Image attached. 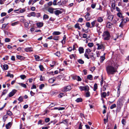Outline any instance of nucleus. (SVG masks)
<instances>
[{
  "label": "nucleus",
  "instance_id": "f257e3e1",
  "mask_svg": "<svg viewBox=\"0 0 129 129\" xmlns=\"http://www.w3.org/2000/svg\"><path fill=\"white\" fill-rule=\"evenodd\" d=\"M106 71L109 75L114 74L117 72V68L111 65L108 66L106 67Z\"/></svg>",
  "mask_w": 129,
  "mask_h": 129
},
{
  "label": "nucleus",
  "instance_id": "f03ea898",
  "mask_svg": "<svg viewBox=\"0 0 129 129\" xmlns=\"http://www.w3.org/2000/svg\"><path fill=\"white\" fill-rule=\"evenodd\" d=\"M103 37L104 40H108L110 39V35L109 32L107 31H106L104 32Z\"/></svg>",
  "mask_w": 129,
  "mask_h": 129
},
{
  "label": "nucleus",
  "instance_id": "7ed1b4c3",
  "mask_svg": "<svg viewBox=\"0 0 129 129\" xmlns=\"http://www.w3.org/2000/svg\"><path fill=\"white\" fill-rule=\"evenodd\" d=\"M123 98H121L120 99H119L117 102V107L119 108H121L123 104Z\"/></svg>",
  "mask_w": 129,
  "mask_h": 129
},
{
  "label": "nucleus",
  "instance_id": "20e7f679",
  "mask_svg": "<svg viewBox=\"0 0 129 129\" xmlns=\"http://www.w3.org/2000/svg\"><path fill=\"white\" fill-rule=\"evenodd\" d=\"M71 86L70 85H69L64 87L62 89V91L63 92H66L71 90Z\"/></svg>",
  "mask_w": 129,
  "mask_h": 129
},
{
  "label": "nucleus",
  "instance_id": "39448f33",
  "mask_svg": "<svg viewBox=\"0 0 129 129\" xmlns=\"http://www.w3.org/2000/svg\"><path fill=\"white\" fill-rule=\"evenodd\" d=\"M96 45L98 46L97 49L99 50L102 49H104V47L103 44L101 43H97L96 44Z\"/></svg>",
  "mask_w": 129,
  "mask_h": 129
},
{
  "label": "nucleus",
  "instance_id": "423d86ee",
  "mask_svg": "<svg viewBox=\"0 0 129 129\" xmlns=\"http://www.w3.org/2000/svg\"><path fill=\"white\" fill-rule=\"evenodd\" d=\"M79 88L81 91L84 90L85 91H88L89 89V87L88 86H80Z\"/></svg>",
  "mask_w": 129,
  "mask_h": 129
},
{
  "label": "nucleus",
  "instance_id": "0eeeda50",
  "mask_svg": "<svg viewBox=\"0 0 129 129\" xmlns=\"http://www.w3.org/2000/svg\"><path fill=\"white\" fill-rule=\"evenodd\" d=\"M17 90L15 89L13 90L10 92L9 94V96L10 97H11L13 96L14 94L17 92Z\"/></svg>",
  "mask_w": 129,
  "mask_h": 129
},
{
  "label": "nucleus",
  "instance_id": "6e6552de",
  "mask_svg": "<svg viewBox=\"0 0 129 129\" xmlns=\"http://www.w3.org/2000/svg\"><path fill=\"white\" fill-rule=\"evenodd\" d=\"M114 17V16L113 15H109L107 16V19L110 21H111Z\"/></svg>",
  "mask_w": 129,
  "mask_h": 129
},
{
  "label": "nucleus",
  "instance_id": "1a4fd4ad",
  "mask_svg": "<svg viewBox=\"0 0 129 129\" xmlns=\"http://www.w3.org/2000/svg\"><path fill=\"white\" fill-rule=\"evenodd\" d=\"M62 13V11H60L59 10H56L54 12V13L55 15H58L59 14H61Z\"/></svg>",
  "mask_w": 129,
  "mask_h": 129
},
{
  "label": "nucleus",
  "instance_id": "9d476101",
  "mask_svg": "<svg viewBox=\"0 0 129 129\" xmlns=\"http://www.w3.org/2000/svg\"><path fill=\"white\" fill-rule=\"evenodd\" d=\"M85 18L87 21H88L90 19V14L88 13L85 16Z\"/></svg>",
  "mask_w": 129,
  "mask_h": 129
},
{
  "label": "nucleus",
  "instance_id": "9b49d317",
  "mask_svg": "<svg viewBox=\"0 0 129 129\" xmlns=\"http://www.w3.org/2000/svg\"><path fill=\"white\" fill-rule=\"evenodd\" d=\"M78 50L80 54H81L84 52V49L82 47H80L78 48Z\"/></svg>",
  "mask_w": 129,
  "mask_h": 129
},
{
  "label": "nucleus",
  "instance_id": "f8f14e48",
  "mask_svg": "<svg viewBox=\"0 0 129 129\" xmlns=\"http://www.w3.org/2000/svg\"><path fill=\"white\" fill-rule=\"evenodd\" d=\"M90 57L92 60H94L95 59V54L92 53V55H90Z\"/></svg>",
  "mask_w": 129,
  "mask_h": 129
},
{
  "label": "nucleus",
  "instance_id": "ddd939ff",
  "mask_svg": "<svg viewBox=\"0 0 129 129\" xmlns=\"http://www.w3.org/2000/svg\"><path fill=\"white\" fill-rule=\"evenodd\" d=\"M113 25V24L108 22L107 23L106 27L109 28H110L112 27V25Z\"/></svg>",
  "mask_w": 129,
  "mask_h": 129
},
{
  "label": "nucleus",
  "instance_id": "4468645a",
  "mask_svg": "<svg viewBox=\"0 0 129 129\" xmlns=\"http://www.w3.org/2000/svg\"><path fill=\"white\" fill-rule=\"evenodd\" d=\"M25 51L26 52H30L33 51V50L31 48L28 47L26 48L25 49Z\"/></svg>",
  "mask_w": 129,
  "mask_h": 129
},
{
  "label": "nucleus",
  "instance_id": "2eb2a0df",
  "mask_svg": "<svg viewBox=\"0 0 129 129\" xmlns=\"http://www.w3.org/2000/svg\"><path fill=\"white\" fill-rule=\"evenodd\" d=\"M121 81H120L119 83L118 86V88L117 92L119 94L117 96L118 97L119 95V94L120 93V91H119L120 88V86L121 85Z\"/></svg>",
  "mask_w": 129,
  "mask_h": 129
},
{
  "label": "nucleus",
  "instance_id": "dca6fc26",
  "mask_svg": "<svg viewBox=\"0 0 129 129\" xmlns=\"http://www.w3.org/2000/svg\"><path fill=\"white\" fill-rule=\"evenodd\" d=\"M55 78H51L49 79L48 80V82L50 83H53L54 81H55Z\"/></svg>",
  "mask_w": 129,
  "mask_h": 129
},
{
  "label": "nucleus",
  "instance_id": "f3484780",
  "mask_svg": "<svg viewBox=\"0 0 129 129\" xmlns=\"http://www.w3.org/2000/svg\"><path fill=\"white\" fill-rule=\"evenodd\" d=\"M43 22H40L37 23L38 27H42L43 25Z\"/></svg>",
  "mask_w": 129,
  "mask_h": 129
},
{
  "label": "nucleus",
  "instance_id": "a211bd4d",
  "mask_svg": "<svg viewBox=\"0 0 129 129\" xmlns=\"http://www.w3.org/2000/svg\"><path fill=\"white\" fill-rule=\"evenodd\" d=\"M8 66L7 64H4L3 66V69L4 70H7L8 69Z\"/></svg>",
  "mask_w": 129,
  "mask_h": 129
},
{
  "label": "nucleus",
  "instance_id": "6ab92c4d",
  "mask_svg": "<svg viewBox=\"0 0 129 129\" xmlns=\"http://www.w3.org/2000/svg\"><path fill=\"white\" fill-rule=\"evenodd\" d=\"M54 9L52 8H49L48 9V11L50 13L52 14L53 12Z\"/></svg>",
  "mask_w": 129,
  "mask_h": 129
},
{
  "label": "nucleus",
  "instance_id": "aec40b11",
  "mask_svg": "<svg viewBox=\"0 0 129 129\" xmlns=\"http://www.w3.org/2000/svg\"><path fill=\"white\" fill-rule=\"evenodd\" d=\"M103 21V19L102 17H99L97 18V21L98 22H101Z\"/></svg>",
  "mask_w": 129,
  "mask_h": 129
},
{
  "label": "nucleus",
  "instance_id": "412c9836",
  "mask_svg": "<svg viewBox=\"0 0 129 129\" xmlns=\"http://www.w3.org/2000/svg\"><path fill=\"white\" fill-rule=\"evenodd\" d=\"M66 39V36L65 35H64L63 37V39L61 41L62 44H64L65 43Z\"/></svg>",
  "mask_w": 129,
  "mask_h": 129
},
{
  "label": "nucleus",
  "instance_id": "4be33fe9",
  "mask_svg": "<svg viewBox=\"0 0 129 129\" xmlns=\"http://www.w3.org/2000/svg\"><path fill=\"white\" fill-rule=\"evenodd\" d=\"M87 78L90 80H92L93 79L92 76L91 75H89L87 76Z\"/></svg>",
  "mask_w": 129,
  "mask_h": 129
},
{
  "label": "nucleus",
  "instance_id": "5701e85b",
  "mask_svg": "<svg viewBox=\"0 0 129 129\" xmlns=\"http://www.w3.org/2000/svg\"><path fill=\"white\" fill-rule=\"evenodd\" d=\"M101 96L102 97L105 98L107 95V94L106 92H103L101 93Z\"/></svg>",
  "mask_w": 129,
  "mask_h": 129
},
{
  "label": "nucleus",
  "instance_id": "b1692460",
  "mask_svg": "<svg viewBox=\"0 0 129 129\" xmlns=\"http://www.w3.org/2000/svg\"><path fill=\"white\" fill-rule=\"evenodd\" d=\"M11 125V122L8 123L6 125V127L7 129H9Z\"/></svg>",
  "mask_w": 129,
  "mask_h": 129
},
{
  "label": "nucleus",
  "instance_id": "393cba45",
  "mask_svg": "<svg viewBox=\"0 0 129 129\" xmlns=\"http://www.w3.org/2000/svg\"><path fill=\"white\" fill-rule=\"evenodd\" d=\"M95 22H96V20H94L91 22L92 26L90 27H93L95 26Z\"/></svg>",
  "mask_w": 129,
  "mask_h": 129
},
{
  "label": "nucleus",
  "instance_id": "a878e982",
  "mask_svg": "<svg viewBox=\"0 0 129 129\" xmlns=\"http://www.w3.org/2000/svg\"><path fill=\"white\" fill-rule=\"evenodd\" d=\"M61 33L59 31H54L53 33V35H59Z\"/></svg>",
  "mask_w": 129,
  "mask_h": 129
},
{
  "label": "nucleus",
  "instance_id": "bb28decb",
  "mask_svg": "<svg viewBox=\"0 0 129 129\" xmlns=\"http://www.w3.org/2000/svg\"><path fill=\"white\" fill-rule=\"evenodd\" d=\"M19 85L21 86L22 87L25 88L26 87V85L24 84H23L22 83H19Z\"/></svg>",
  "mask_w": 129,
  "mask_h": 129
},
{
  "label": "nucleus",
  "instance_id": "cd10ccee",
  "mask_svg": "<svg viewBox=\"0 0 129 129\" xmlns=\"http://www.w3.org/2000/svg\"><path fill=\"white\" fill-rule=\"evenodd\" d=\"M49 16L46 14H44L43 16V19L45 20L46 19H48L49 18Z\"/></svg>",
  "mask_w": 129,
  "mask_h": 129
},
{
  "label": "nucleus",
  "instance_id": "c85d7f7f",
  "mask_svg": "<svg viewBox=\"0 0 129 129\" xmlns=\"http://www.w3.org/2000/svg\"><path fill=\"white\" fill-rule=\"evenodd\" d=\"M39 67L40 69V70L42 71H44V68L43 67V66L42 65H40L39 66Z\"/></svg>",
  "mask_w": 129,
  "mask_h": 129
},
{
  "label": "nucleus",
  "instance_id": "c756f323",
  "mask_svg": "<svg viewBox=\"0 0 129 129\" xmlns=\"http://www.w3.org/2000/svg\"><path fill=\"white\" fill-rule=\"evenodd\" d=\"M82 100L81 98H78L76 100V101L77 103L82 102Z\"/></svg>",
  "mask_w": 129,
  "mask_h": 129
},
{
  "label": "nucleus",
  "instance_id": "7c9ffc66",
  "mask_svg": "<svg viewBox=\"0 0 129 129\" xmlns=\"http://www.w3.org/2000/svg\"><path fill=\"white\" fill-rule=\"evenodd\" d=\"M75 27L76 28H78V29H80L81 28L79 26V24L77 23L75 25Z\"/></svg>",
  "mask_w": 129,
  "mask_h": 129
},
{
  "label": "nucleus",
  "instance_id": "2f4dec72",
  "mask_svg": "<svg viewBox=\"0 0 129 129\" xmlns=\"http://www.w3.org/2000/svg\"><path fill=\"white\" fill-rule=\"evenodd\" d=\"M55 109H58L59 110H62L64 109V107H55L54 108Z\"/></svg>",
  "mask_w": 129,
  "mask_h": 129
},
{
  "label": "nucleus",
  "instance_id": "473e14b6",
  "mask_svg": "<svg viewBox=\"0 0 129 129\" xmlns=\"http://www.w3.org/2000/svg\"><path fill=\"white\" fill-rule=\"evenodd\" d=\"M91 52V50L89 49H88L86 50L85 53L89 54Z\"/></svg>",
  "mask_w": 129,
  "mask_h": 129
},
{
  "label": "nucleus",
  "instance_id": "72a5a7b5",
  "mask_svg": "<svg viewBox=\"0 0 129 129\" xmlns=\"http://www.w3.org/2000/svg\"><path fill=\"white\" fill-rule=\"evenodd\" d=\"M6 76L10 77L11 78H13L14 77V75L13 74H11L10 73H8L6 75Z\"/></svg>",
  "mask_w": 129,
  "mask_h": 129
},
{
  "label": "nucleus",
  "instance_id": "f704fd0d",
  "mask_svg": "<svg viewBox=\"0 0 129 129\" xmlns=\"http://www.w3.org/2000/svg\"><path fill=\"white\" fill-rule=\"evenodd\" d=\"M68 0H64L61 2V4H62V5H66L67 3L68 2Z\"/></svg>",
  "mask_w": 129,
  "mask_h": 129
},
{
  "label": "nucleus",
  "instance_id": "c9c22d12",
  "mask_svg": "<svg viewBox=\"0 0 129 129\" xmlns=\"http://www.w3.org/2000/svg\"><path fill=\"white\" fill-rule=\"evenodd\" d=\"M98 88V86L97 84L96 83H95L94 84V88L93 89V90L94 91L96 90Z\"/></svg>",
  "mask_w": 129,
  "mask_h": 129
},
{
  "label": "nucleus",
  "instance_id": "e433bc0d",
  "mask_svg": "<svg viewBox=\"0 0 129 129\" xmlns=\"http://www.w3.org/2000/svg\"><path fill=\"white\" fill-rule=\"evenodd\" d=\"M77 61L79 63L81 64H83L84 63V61L81 59H79L77 60Z\"/></svg>",
  "mask_w": 129,
  "mask_h": 129
},
{
  "label": "nucleus",
  "instance_id": "4c0bfd02",
  "mask_svg": "<svg viewBox=\"0 0 129 129\" xmlns=\"http://www.w3.org/2000/svg\"><path fill=\"white\" fill-rule=\"evenodd\" d=\"M36 13L34 12H32L30 13L29 15H30V16H33L34 17L35 16Z\"/></svg>",
  "mask_w": 129,
  "mask_h": 129
},
{
  "label": "nucleus",
  "instance_id": "58836bf2",
  "mask_svg": "<svg viewBox=\"0 0 129 129\" xmlns=\"http://www.w3.org/2000/svg\"><path fill=\"white\" fill-rule=\"evenodd\" d=\"M17 58L19 59H23V57L21 55H17L16 56Z\"/></svg>",
  "mask_w": 129,
  "mask_h": 129
},
{
  "label": "nucleus",
  "instance_id": "ea45409f",
  "mask_svg": "<svg viewBox=\"0 0 129 129\" xmlns=\"http://www.w3.org/2000/svg\"><path fill=\"white\" fill-rule=\"evenodd\" d=\"M7 90L6 89L4 90L2 92V96L3 95H5L6 93H7Z\"/></svg>",
  "mask_w": 129,
  "mask_h": 129
},
{
  "label": "nucleus",
  "instance_id": "a19ab883",
  "mask_svg": "<svg viewBox=\"0 0 129 129\" xmlns=\"http://www.w3.org/2000/svg\"><path fill=\"white\" fill-rule=\"evenodd\" d=\"M55 55L58 57H59L60 56V53L59 52H57L55 54Z\"/></svg>",
  "mask_w": 129,
  "mask_h": 129
},
{
  "label": "nucleus",
  "instance_id": "79ce46f5",
  "mask_svg": "<svg viewBox=\"0 0 129 129\" xmlns=\"http://www.w3.org/2000/svg\"><path fill=\"white\" fill-rule=\"evenodd\" d=\"M116 104H113L110 107V108L111 109H112L114 108H115L116 107Z\"/></svg>",
  "mask_w": 129,
  "mask_h": 129
},
{
  "label": "nucleus",
  "instance_id": "37998d69",
  "mask_svg": "<svg viewBox=\"0 0 129 129\" xmlns=\"http://www.w3.org/2000/svg\"><path fill=\"white\" fill-rule=\"evenodd\" d=\"M100 59L101 60V62H102L105 59V56H101L100 57Z\"/></svg>",
  "mask_w": 129,
  "mask_h": 129
},
{
  "label": "nucleus",
  "instance_id": "c03bdc74",
  "mask_svg": "<svg viewBox=\"0 0 129 129\" xmlns=\"http://www.w3.org/2000/svg\"><path fill=\"white\" fill-rule=\"evenodd\" d=\"M8 24V23L7 24H3L2 26V29H3L4 28H5L6 27V26H7V25Z\"/></svg>",
  "mask_w": 129,
  "mask_h": 129
},
{
  "label": "nucleus",
  "instance_id": "a18cd8bd",
  "mask_svg": "<svg viewBox=\"0 0 129 129\" xmlns=\"http://www.w3.org/2000/svg\"><path fill=\"white\" fill-rule=\"evenodd\" d=\"M44 87V85L42 84H41L39 86V89H42Z\"/></svg>",
  "mask_w": 129,
  "mask_h": 129
},
{
  "label": "nucleus",
  "instance_id": "49530a36",
  "mask_svg": "<svg viewBox=\"0 0 129 129\" xmlns=\"http://www.w3.org/2000/svg\"><path fill=\"white\" fill-rule=\"evenodd\" d=\"M88 45L89 47H91L93 46L94 44L93 43H89L88 44Z\"/></svg>",
  "mask_w": 129,
  "mask_h": 129
},
{
  "label": "nucleus",
  "instance_id": "de8ad7c7",
  "mask_svg": "<svg viewBox=\"0 0 129 129\" xmlns=\"http://www.w3.org/2000/svg\"><path fill=\"white\" fill-rule=\"evenodd\" d=\"M117 15L120 18L122 17V14L120 12H118L117 14Z\"/></svg>",
  "mask_w": 129,
  "mask_h": 129
},
{
  "label": "nucleus",
  "instance_id": "09e8293b",
  "mask_svg": "<svg viewBox=\"0 0 129 129\" xmlns=\"http://www.w3.org/2000/svg\"><path fill=\"white\" fill-rule=\"evenodd\" d=\"M20 77L22 79H24L26 78V76L25 75H22L20 76Z\"/></svg>",
  "mask_w": 129,
  "mask_h": 129
},
{
  "label": "nucleus",
  "instance_id": "8fccbe9b",
  "mask_svg": "<svg viewBox=\"0 0 129 129\" xmlns=\"http://www.w3.org/2000/svg\"><path fill=\"white\" fill-rule=\"evenodd\" d=\"M40 76V81H43L44 80L45 78L44 77L42 76V75H41Z\"/></svg>",
  "mask_w": 129,
  "mask_h": 129
},
{
  "label": "nucleus",
  "instance_id": "3c124183",
  "mask_svg": "<svg viewBox=\"0 0 129 129\" xmlns=\"http://www.w3.org/2000/svg\"><path fill=\"white\" fill-rule=\"evenodd\" d=\"M108 115L107 116V119H104V123L105 124H106V122H107L108 121Z\"/></svg>",
  "mask_w": 129,
  "mask_h": 129
},
{
  "label": "nucleus",
  "instance_id": "603ef678",
  "mask_svg": "<svg viewBox=\"0 0 129 129\" xmlns=\"http://www.w3.org/2000/svg\"><path fill=\"white\" fill-rule=\"evenodd\" d=\"M7 114L9 116H11L12 115V113L10 111H9L7 112Z\"/></svg>",
  "mask_w": 129,
  "mask_h": 129
},
{
  "label": "nucleus",
  "instance_id": "864d4df0",
  "mask_svg": "<svg viewBox=\"0 0 129 129\" xmlns=\"http://www.w3.org/2000/svg\"><path fill=\"white\" fill-rule=\"evenodd\" d=\"M41 14L40 13H36L35 16L38 17H40Z\"/></svg>",
  "mask_w": 129,
  "mask_h": 129
},
{
  "label": "nucleus",
  "instance_id": "5fc2aeb1",
  "mask_svg": "<svg viewBox=\"0 0 129 129\" xmlns=\"http://www.w3.org/2000/svg\"><path fill=\"white\" fill-rule=\"evenodd\" d=\"M18 22H16L14 23H12L11 25L12 26H14L18 24Z\"/></svg>",
  "mask_w": 129,
  "mask_h": 129
},
{
  "label": "nucleus",
  "instance_id": "6e6d98bb",
  "mask_svg": "<svg viewBox=\"0 0 129 129\" xmlns=\"http://www.w3.org/2000/svg\"><path fill=\"white\" fill-rule=\"evenodd\" d=\"M58 36H55L53 38V39L55 40H58L59 39Z\"/></svg>",
  "mask_w": 129,
  "mask_h": 129
},
{
  "label": "nucleus",
  "instance_id": "4d7b16f0",
  "mask_svg": "<svg viewBox=\"0 0 129 129\" xmlns=\"http://www.w3.org/2000/svg\"><path fill=\"white\" fill-rule=\"evenodd\" d=\"M129 19L127 17L125 19H124L123 20V21L124 22V23H126L127 21H129Z\"/></svg>",
  "mask_w": 129,
  "mask_h": 129
},
{
  "label": "nucleus",
  "instance_id": "13d9d810",
  "mask_svg": "<svg viewBox=\"0 0 129 129\" xmlns=\"http://www.w3.org/2000/svg\"><path fill=\"white\" fill-rule=\"evenodd\" d=\"M28 23L27 22H25L24 23V25L25 27L28 28Z\"/></svg>",
  "mask_w": 129,
  "mask_h": 129
},
{
  "label": "nucleus",
  "instance_id": "bf43d9fd",
  "mask_svg": "<svg viewBox=\"0 0 129 129\" xmlns=\"http://www.w3.org/2000/svg\"><path fill=\"white\" fill-rule=\"evenodd\" d=\"M86 26H87L88 27H90V24L89 22H87L86 23Z\"/></svg>",
  "mask_w": 129,
  "mask_h": 129
},
{
  "label": "nucleus",
  "instance_id": "052dcab7",
  "mask_svg": "<svg viewBox=\"0 0 129 129\" xmlns=\"http://www.w3.org/2000/svg\"><path fill=\"white\" fill-rule=\"evenodd\" d=\"M18 100L22 102L23 101V99L22 96H20L18 99Z\"/></svg>",
  "mask_w": 129,
  "mask_h": 129
},
{
  "label": "nucleus",
  "instance_id": "680f3d73",
  "mask_svg": "<svg viewBox=\"0 0 129 129\" xmlns=\"http://www.w3.org/2000/svg\"><path fill=\"white\" fill-rule=\"evenodd\" d=\"M64 95L63 93H61L59 94V95L58 96V97L59 98H61Z\"/></svg>",
  "mask_w": 129,
  "mask_h": 129
},
{
  "label": "nucleus",
  "instance_id": "e2e57ef3",
  "mask_svg": "<svg viewBox=\"0 0 129 129\" xmlns=\"http://www.w3.org/2000/svg\"><path fill=\"white\" fill-rule=\"evenodd\" d=\"M95 6H96V4H92L91 5V8L93 9L95 7Z\"/></svg>",
  "mask_w": 129,
  "mask_h": 129
},
{
  "label": "nucleus",
  "instance_id": "0e129e2a",
  "mask_svg": "<svg viewBox=\"0 0 129 129\" xmlns=\"http://www.w3.org/2000/svg\"><path fill=\"white\" fill-rule=\"evenodd\" d=\"M50 118H47L45 119V121L46 122H48L50 121Z\"/></svg>",
  "mask_w": 129,
  "mask_h": 129
},
{
  "label": "nucleus",
  "instance_id": "69168bd1",
  "mask_svg": "<svg viewBox=\"0 0 129 129\" xmlns=\"http://www.w3.org/2000/svg\"><path fill=\"white\" fill-rule=\"evenodd\" d=\"M6 15V13L5 12L2 13H1V16L2 17H3L5 16Z\"/></svg>",
  "mask_w": 129,
  "mask_h": 129
},
{
  "label": "nucleus",
  "instance_id": "338daca9",
  "mask_svg": "<svg viewBox=\"0 0 129 129\" xmlns=\"http://www.w3.org/2000/svg\"><path fill=\"white\" fill-rule=\"evenodd\" d=\"M57 0H55L53 1V4L55 6L57 5V4H56Z\"/></svg>",
  "mask_w": 129,
  "mask_h": 129
},
{
  "label": "nucleus",
  "instance_id": "774afa93",
  "mask_svg": "<svg viewBox=\"0 0 129 129\" xmlns=\"http://www.w3.org/2000/svg\"><path fill=\"white\" fill-rule=\"evenodd\" d=\"M10 39L9 38H6L5 39V41L6 42H10Z\"/></svg>",
  "mask_w": 129,
  "mask_h": 129
}]
</instances>
